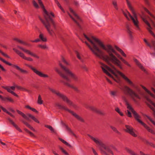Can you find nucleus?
I'll return each mask as SVG.
<instances>
[{
  "label": "nucleus",
  "mask_w": 155,
  "mask_h": 155,
  "mask_svg": "<svg viewBox=\"0 0 155 155\" xmlns=\"http://www.w3.org/2000/svg\"><path fill=\"white\" fill-rule=\"evenodd\" d=\"M84 35L88 41L91 44L92 47L86 41L85 42V43L93 53L97 57L106 62L110 61L120 69H122L121 62L115 56V54L124 64L129 67H131L130 65L121 57L111 45H107L105 46L97 38L92 36L90 38L84 34Z\"/></svg>",
  "instance_id": "f257e3e1"
},
{
  "label": "nucleus",
  "mask_w": 155,
  "mask_h": 155,
  "mask_svg": "<svg viewBox=\"0 0 155 155\" xmlns=\"http://www.w3.org/2000/svg\"><path fill=\"white\" fill-rule=\"evenodd\" d=\"M38 0L40 5L43 9L45 20L43 19L40 16L39 17V18L46 29L48 33L51 36H53L55 35L54 30L56 29V25L50 15H51L53 17H54V15L52 12L49 13L47 12L41 0Z\"/></svg>",
  "instance_id": "f03ea898"
},
{
  "label": "nucleus",
  "mask_w": 155,
  "mask_h": 155,
  "mask_svg": "<svg viewBox=\"0 0 155 155\" xmlns=\"http://www.w3.org/2000/svg\"><path fill=\"white\" fill-rule=\"evenodd\" d=\"M100 64L101 65V67L103 72L109 76L114 79L112 76L109 73V72L111 73L116 77H117V73L119 74L134 89H135L137 90H138L137 86H136L122 73L117 70L114 67V70H113L107 65H106L101 62H100Z\"/></svg>",
  "instance_id": "7ed1b4c3"
},
{
  "label": "nucleus",
  "mask_w": 155,
  "mask_h": 155,
  "mask_svg": "<svg viewBox=\"0 0 155 155\" xmlns=\"http://www.w3.org/2000/svg\"><path fill=\"white\" fill-rule=\"evenodd\" d=\"M59 65L63 69L65 73H63L57 68H55V70L65 81L67 82L71 81L70 79L68 77V76L69 75L74 80L78 81V77L72 73L68 68L63 66L60 62L59 63Z\"/></svg>",
  "instance_id": "20e7f679"
},
{
  "label": "nucleus",
  "mask_w": 155,
  "mask_h": 155,
  "mask_svg": "<svg viewBox=\"0 0 155 155\" xmlns=\"http://www.w3.org/2000/svg\"><path fill=\"white\" fill-rule=\"evenodd\" d=\"M88 136L97 145L99 146V148L102 154L104 155H109L108 153L114 155L113 152L111 150V146L106 145L102 142L97 137H94L88 134Z\"/></svg>",
  "instance_id": "39448f33"
},
{
  "label": "nucleus",
  "mask_w": 155,
  "mask_h": 155,
  "mask_svg": "<svg viewBox=\"0 0 155 155\" xmlns=\"http://www.w3.org/2000/svg\"><path fill=\"white\" fill-rule=\"evenodd\" d=\"M88 136L97 145L99 146V148L102 154L104 155H109L108 153L114 155L113 152L111 150V146L106 145L102 142L97 137H94L88 134Z\"/></svg>",
  "instance_id": "423d86ee"
},
{
  "label": "nucleus",
  "mask_w": 155,
  "mask_h": 155,
  "mask_svg": "<svg viewBox=\"0 0 155 155\" xmlns=\"http://www.w3.org/2000/svg\"><path fill=\"white\" fill-rule=\"evenodd\" d=\"M127 5L129 8V9L131 11L132 13L133 14L134 17H133L128 12H127L126 13H124V15L125 17L128 19L129 20L128 17L129 16L132 21L135 27L136 28L137 30H140L138 25L139 21L138 20L137 14L131 6V3L128 0H126Z\"/></svg>",
  "instance_id": "0eeeda50"
},
{
  "label": "nucleus",
  "mask_w": 155,
  "mask_h": 155,
  "mask_svg": "<svg viewBox=\"0 0 155 155\" xmlns=\"http://www.w3.org/2000/svg\"><path fill=\"white\" fill-rule=\"evenodd\" d=\"M127 108L132 111V112L133 114L134 118L139 123L143 125L147 131L153 134H155V132L150 127L148 126L146 124L142 122L140 119V117L138 115L137 112L134 110L133 108L128 103H127Z\"/></svg>",
  "instance_id": "6e6552de"
},
{
  "label": "nucleus",
  "mask_w": 155,
  "mask_h": 155,
  "mask_svg": "<svg viewBox=\"0 0 155 155\" xmlns=\"http://www.w3.org/2000/svg\"><path fill=\"white\" fill-rule=\"evenodd\" d=\"M124 93L126 95H129L133 101L136 103L137 102V99L140 100V97L136 94L133 90L127 86H124L121 88Z\"/></svg>",
  "instance_id": "1a4fd4ad"
},
{
  "label": "nucleus",
  "mask_w": 155,
  "mask_h": 155,
  "mask_svg": "<svg viewBox=\"0 0 155 155\" xmlns=\"http://www.w3.org/2000/svg\"><path fill=\"white\" fill-rule=\"evenodd\" d=\"M49 89L53 93L55 94L61 98L64 102H66L69 106H72L74 108H76V105L74 104L72 101L69 100L66 96L60 93L59 91H57L52 88H49Z\"/></svg>",
  "instance_id": "9d476101"
},
{
  "label": "nucleus",
  "mask_w": 155,
  "mask_h": 155,
  "mask_svg": "<svg viewBox=\"0 0 155 155\" xmlns=\"http://www.w3.org/2000/svg\"><path fill=\"white\" fill-rule=\"evenodd\" d=\"M69 10L72 15L68 12V15L80 27L79 23L82 22V20L71 8H69Z\"/></svg>",
  "instance_id": "9b49d317"
},
{
  "label": "nucleus",
  "mask_w": 155,
  "mask_h": 155,
  "mask_svg": "<svg viewBox=\"0 0 155 155\" xmlns=\"http://www.w3.org/2000/svg\"><path fill=\"white\" fill-rule=\"evenodd\" d=\"M56 106L58 107L59 109H63L68 111L69 112L71 113L73 116H74L78 120L82 122L84 121L83 119L81 117L77 115L76 113H74L73 111H71L68 109L66 106L61 105L59 104H56Z\"/></svg>",
  "instance_id": "f8f14e48"
},
{
  "label": "nucleus",
  "mask_w": 155,
  "mask_h": 155,
  "mask_svg": "<svg viewBox=\"0 0 155 155\" xmlns=\"http://www.w3.org/2000/svg\"><path fill=\"white\" fill-rule=\"evenodd\" d=\"M0 60L2 61L3 62L8 65L12 66L13 67L15 68L17 70H19V71H20V72L21 73L23 74H27L28 73V72L27 71L23 70L21 68L17 65L12 64L9 62L8 61H6L5 60L1 58V57H0Z\"/></svg>",
  "instance_id": "ddd939ff"
},
{
  "label": "nucleus",
  "mask_w": 155,
  "mask_h": 155,
  "mask_svg": "<svg viewBox=\"0 0 155 155\" xmlns=\"http://www.w3.org/2000/svg\"><path fill=\"white\" fill-rule=\"evenodd\" d=\"M26 66L30 68L36 74L42 78H48V76L47 74H45L39 71L35 68L33 67L31 65L28 64H26Z\"/></svg>",
  "instance_id": "4468645a"
},
{
  "label": "nucleus",
  "mask_w": 155,
  "mask_h": 155,
  "mask_svg": "<svg viewBox=\"0 0 155 155\" xmlns=\"http://www.w3.org/2000/svg\"><path fill=\"white\" fill-rule=\"evenodd\" d=\"M16 85H15L14 86H12L11 87L8 86H2L1 87L2 88L6 90L8 92L11 93L12 94L14 95V96L17 97H18V95L16 94L13 91L11 90V89H12V90L14 91L15 89V88H16Z\"/></svg>",
  "instance_id": "2eb2a0df"
},
{
  "label": "nucleus",
  "mask_w": 155,
  "mask_h": 155,
  "mask_svg": "<svg viewBox=\"0 0 155 155\" xmlns=\"http://www.w3.org/2000/svg\"><path fill=\"white\" fill-rule=\"evenodd\" d=\"M18 47L20 49H21V50H22V51H23L24 52H25L27 54L30 55L31 56H33L35 58L37 59H39V57L36 54L33 53L31 51H30L25 49L20 46H18Z\"/></svg>",
  "instance_id": "dca6fc26"
},
{
  "label": "nucleus",
  "mask_w": 155,
  "mask_h": 155,
  "mask_svg": "<svg viewBox=\"0 0 155 155\" xmlns=\"http://www.w3.org/2000/svg\"><path fill=\"white\" fill-rule=\"evenodd\" d=\"M126 129L125 131L127 133H129L134 137H136L137 135L134 131V129L133 127L128 125H125Z\"/></svg>",
  "instance_id": "f3484780"
},
{
  "label": "nucleus",
  "mask_w": 155,
  "mask_h": 155,
  "mask_svg": "<svg viewBox=\"0 0 155 155\" xmlns=\"http://www.w3.org/2000/svg\"><path fill=\"white\" fill-rule=\"evenodd\" d=\"M13 50L21 58L25 59L26 56H25L24 54L15 48H13Z\"/></svg>",
  "instance_id": "a211bd4d"
},
{
  "label": "nucleus",
  "mask_w": 155,
  "mask_h": 155,
  "mask_svg": "<svg viewBox=\"0 0 155 155\" xmlns=\"http://www.w3.org/2000/svg\"><path fill=\"white\" fill-rule=\"evenodd\" d=\"M0 98L2 101H8L10 102L13 103L14 102V100L10 97H3L1 95H0Z\"/></svg>",
  "instance_id": "6ab92c4d"
},
{
  "label": "nucleus",
  "mask_w": 155,
  "mask_h": 155,
  "mask_svg": "<svg viewBox=\"0 0 155 155\" xmlns=\"http://www.w3.org/2000/svg\"><path fill=\"white\" fill-rule=\"evenodd\" d=\"M8 120L9 121V122L11 123L14 126V127L19 132H21L22 130L20 129L18 127L16 124L11 119L9 118L8 119Z\"/></svg>",
  "instance_id": "aec40b11"
},
{
  "label": "nucleus",
  "mask_w": 155,
  "mask_h": 155,
  "mask_svg": "<svg viewBox=\"0 0 155 155\" xmlns=\"http://www.w3.org/2000/svg\"><path fill=\"white\" fill-rule=\"evenodd\" d=\"M65 127L67 131H68V133L69 134L71 135H72L75 137H76V136L75 134L72 131V130L67 125L65 126Z\"/></svg>",
  "instance_id": "412c9836"
},
{
  "label": "nucleus",
  "mask_w": 155,
  "mask_h": 155,
  "mask_svg": "<svg viewBox=\"0 0 155 155\" xmlns=\"http://www.w3.org/2000/svg\"><path fill=\"white\" fill-rule=\"evenodd\" d=\"M27 116H28V117L29 118L30 117L33 120H34L35 122L37 123H39V121L34 116L32 115L31 114H27Z\"/></svg>",
  "instance_id": "4be33fe9"
},
{
  "label": "nucleus",
  "mask_w": 155,
  "mask_h": 155,
  "mask_svg": "<svg viewBox=\"0 0 155 155\" xmlns=\"http://www.w3.org/2000/svg\"><path fill=\"white\" fill-rule=\"evenodd\" d=\"M16 111L19 114L21 115L25 119L27 120H29V118L28 117V116H27V114L26 115L23 112L18 110H17Z\"/></svg>",
  "instance_id": "5701e85b"
},
{
  "label": "nucleus",
  "mask_w": 155,
  "mask_h": 155,
  "mask_svg": "<svg viewBox=\"0 0 155 155\" xmlns=\"http://www.w3.org/2000/svg\"><path fill=\"white\" fill-rule=\"evenodd\" d=\"M115 48L124 57H126L127 56L125 54L123 51L119 47H118L117 46H115Z\"/></svg>",
  "instance_id": "b1692460"
},
{
  "label": "nucleus",
  "mask_w": 155,
  "mask_h": 155,
  "mask_svg": "<svg viewBox=\"0 0 155 155\" xmlns=\"http://www.w3.org/2000/svg\"><path fill=\"white\" fill-rule=\"evenodd\" d=\"M141 87H142V88L144 89L145 91L148 93L152 97H153V98H155V95L151 93L150 91H149L147 89L146 87H144L142 85H141Z\"/></svg>",
  "instance_id": "393cba45"
},
{
  "label": "nucleus",
  "mask_w": 155,
  "mask_h": 155,
  "mask_svg": "<svg viewBox=\"0 0 155 155\" xmlns=\"http://www.w3.org/2000/svg\"><path fill=\"white\" fill-rule=\"evenodd\" d=\"M63 82L67 86L70 87H71L74 89L76 91H78V88L77 87H74L72 85L70 84L68 82H65L64 81H63Z\"/></svg>",
  "instance_id": "a878e982"
},
{
  "label": "nucleus",
  "mask_w": 155,
  "mask_h": 155,
  "mask_svg": "<svg viewBox=\"0 0 155 155\" xmlns=\"http://www.w3.org/2000/svg\"><path fill=\"white\" fill-rule=\"evenodd\" d=\"M39 38L40 40L43 42H46L47 39L46 37H45L42 34H40L39 35Z\"/></svg>",
  "instance_id": "bb28decb"
},
{
  "label": "nucleus",
  "mask_w": 155,
  "mask_h": 155,
  "mask_svg": "<svg viewBox=\"0 0 155 155\" xmlns=\"http://www.w3.org/2000/svg\"><path fill=\"white\" fill-rule=\"evenodd\" d=\"M127 103H128V104L132 107V106H131V105H130V104L128 103V102L127 101H126V104L127 107ZM127 108L128 109V110H127V115L128 117H132L131 114V112L129 110H130L131 112H132V111L130 110L127 107Z\"/></svg>",
  "instance_id": "cd10ccee"
},
{
  "label": "nucleus",
  "mask_w": 155,
  "mask_h": 155,
  "mask_svg": "<svg viewBox=\"0 0 155 155\" xmlns=\"http://www.w3.org/2000/svg\"><path fill=\"white\" fill-rule=\"evenodd\" d=\"M59 140L61 142H62L63 143L66 145V146H68L70 148H71L72 147V146L70 144L66 141H65L64 140L61 138H59Z\"/></svg>",
  "instance_id": "c85d7f7f"
},
{
  "label": "nucleus",
  "mask_w": 155,
  "mask_h": 155,
  "mask_svg": "<svg viewBox=\"0 0 155 155\" xmlns=\"http://www.w3.org/2000/svg\"><path fill=\"white\" fill-rule=\"evenodd\" d=\"M137 65L142 71H143L146 73H147V72L146 71V70L140 63L139 62H138Z\"/></svg>",
  "instance_id": "c756f323"
},
{
  "label": "nucleus",
  "mask_w": 155,
  "mask_h": 155,
  "mask_svg": "<svg viewBox=\"0 0 155 155\" xmlns=\"http://www.w3.org/2000/svg\"><path fill=\"white\" fill-rule=\"evenodd\" d=\"M126 150L127 152H128L131 155H138L137 153H135L134 151L129 149H127Z\"/></svg>",
  "instance_id": "7c9ffc66"
},
{
  "label": "nucleus",
  "mask_w": 155,
  "mask_h": 155,
  "mask_svg": "<svg viewBox=\"0 0 155 155\" xmlns=\"http://www.w3.org/2000/svg\"><path fill=\"white\" fill-rule=\"evenodd\" d=\"M43 101L42 100L41 97L40 95L38 96L37 103L38 104L41 105L43 104Z\"/></svg>",
  "instance_id": "2f4dec72"
},
{
  "label": "nucleus",
  "mask_w": 155,
  "mask_h": 155,
  "mask_svg": "<svg viewBox=\"0 0 155 155\" xmlns=\"http://www.w3.org/2000/svg\"><path fill=\"white\" fill-rule=\"evenodd\" d=\"M16 88L19 90H20L22 91H27V90L25 88L21 86L16 85Z\"/></svg>",
  "instance_id": "473e14b6"
},
{
  "label": "nucleus",
  "mask_w": 155,
  "mask_h": 155,
  "mask_svg": "<svg viewBox=\"0 0 155 155\" xmlns=\"http://www.w3.org/2000/svg\"><path fill=\"white\" fill-rule=\"evenodd\" d=\"M25 107L26 108L30 110H31L32 111L35 112L37 113H38V111H37L35 109L32 108L29 105H26L25 106Z\"/></svg>",
  "instance_id": "72a5a7b5"
},
{
  "label": "nucleus",
  "mask_w": 155,
  "mask_h": 155,
  "mask_svg": "<svg viewBox=\"0 0 155 155\" xmlns=\"http://www.w3.org/2000/svg\"><path fill=\"white\" fill-rule=\"evenodd\" d=\"M143 9L145 11H146L148 14H149V15L151 17L155 19V17L153 15L151 14L147 8H144Z\"/></svg>",
  "instance_id": "f704fd0d"
},
{
  "label": "nucleus",
  "mask_w": 155,
  "mask_h": 155,
  "mask_svg": "<svg viewBox=\"0 0 155 155\" xmlns=\"http://www.w3.org/2000/svg\"><path fill=\"white\" fill-rule=\"evenodd\" d=\"M143 9L145 11H146L148 14H149V15L151 17L155 19V17L153 15L151 14L147 8H144Z\"/></svg>",
  "instance_id": "c9c22d12"
},
{
  "label": "nucleus",
  "mask_w": 155,
  "mask_h": 155,
  "mask_svg": "<svg viewBox=\"0 0 155 155\" xmlns=\"http://www.w3.org/2000/svg\"><path fill=\"white\" fill-rule=\"evenodd\" d=\"M143 9L145 11H146L148 14H149V15L151 17L155 19V17L153 15L151 14L147 8H144Z\"/></svg>",
  "instance_id": "e433bc0d"
},
{
  "label": "nucleus",
  "mask_w": 155,
  "mask_h": 155,
  "mask_svg": "<svg viewBox=\"0 0 155 155\" xmlns=\"http://www.w3.org/2000/svg\"><path fill=\"white\" fill-rule=\"evenodd\" d=\"M45 127L46 128L49 129L50 130L51 133H54V130L53 128L51 126L48 125H45Z\"/></svg>",
  "instance_id": "4c0bfd02"
},
{
  "label": "nucleus",
  "mask_w": 155,
  "mask_h": 155,
  "mask_svg": "<svg viewBox=\"0 0 155 155\" xmlns=\"http://www.w3.org/2000/svg\"><path fill=\"white\" fill-rule=\"evenodd\" d=\"M145 142L147 144L149 145L153 148L155 147V145L152 143L150 142L147 140H146Z\"/></svg>",
  "instance_id": "58836bf2"
},
{
  "label": "nucleus",
  "mask_w": 155,
  "mask_h": 155,
  "mask_svg": "<svg viewBox=\"0 0 155 155\" xmlns=\"http://www.w3.org/2000/svg\"><path fill=\"white\" fill-rule=\"evenodd\" d=\"M115 110L121 116H123L124 115L123 113L120 111L119 108L117 107L115 108Z\"/></svg>",
  "instance_id": "ea45409f"
},
{
  "label": "nucleus",
  "mask_w": 155,
  "mask_h": 155,
  "mask_svg": "<svg viewBox=\"0 0 155 155\" xmlns=\"http://www.w3.org/2000/svg\"><path fill=\"white\" fill-rule=\"evenodd\" d=\"M111 128L115 133L118 134H120V133L117 130L116 128L115 127H113L112 126H111L110 127Z\"/></svg>",
  "instance_id": "a19ab883"
},
{
  "label": "nucleus",
  "mask_w": 155,
  "mask_h": 155,
  "mask_svg": "<svg viewBox=\"0 0 155 155\" xmlns=\"http://www.w3.org/2000/svg\"><path fill=\"white\" fill-rule=\"evenodd\" d=\"M152 28L150 27H150L147 28V29L148 30L149 32L150 33V34L153 36V37L155 38V35L154 33L153 32V31H151Z\"/></svg>",
  "instance_id": "79ce46f5"
},
{
  "label": "nucleus",
  "mask_w": 155,
  "mask_h": 155,
  "mask_svg": "<svg viewBox=\"0 0 155 155\" xmlns=\"http://www.w3.org/2000/svg\"><path fill=\"white\" fill-rule=\"evenodd\" d=\"M59 149L64 154L66 155H69V154L68 153H67L66 151L64 150L63 148L61 147H59Z\"/></svg>",
  "instance_id": "37998d69"
},
{
  "label": "nucleus",
  "mask_w": 155,
  "mask_h": 155,
  "mask_svg": "<svg viewBox=\"0 0 155 155\" xmlns=\"http://www.w3.org/2000/svg\"><path fill=\"white\" fill-rule=\"evenodd\" d=\"M32 3L35 8H39L38 5L35 0H33Z\"/></svg>",
  "instance_id": "c03bdc74"
},
{
  "label": "nucleus",
  "mask_w": 155,
  "mask_h": 155,
  "mask_svg": "<svg viewBox=\"0 0 155 155\" xmlns=\"http://www.w3.org/2000/svg\"><path fill=\"white\" fill-rule=\"evenodd\" d=\"M38 47H40L42 49H45L48 48V47L46 45H39L38 46Z\"/></svg>",
  "instance_id": "a18cd8bd"
},
{
  "label": "nucleus",
  "mask_w": 155,
  "mask_h": 155,
  "mask_svg": "<svg viewBox=\"0 0 155 155\" xmlns=\"http://www.w3.org/2000/svg\"><path fill=\"white\" fill-rule=\"evenodd\" d=\"M127 32L129 35L130 37H132V32L130 30V28L128 26H127Z\"/></svg>",
  "instance_id": "49530a36"
},
{
  "label": "nucleus",
  "mask_w": 155,
  "mask_h": 155,
  "mask_svg": "<svg viewBox=\"0 0 155 155\" xmlns=\"http://www.w3.org/2000/svg\"><path fill=\"white\" fill-rule=\"evenodd\" d=\"M142 20L150 28V25L147 20L145 18H142Z\"/></svg>",
  "instance_id": "de8ad7c7"
},
{
  "label": "nucleus",
  "mask_w": 155,
  "mask_h": 155,
  "mask_svg": "<svg viewBox=\"0 0 155 155\" xmlns=\"http://www.w3.org/2000/svg\"><path fill=\"white\" fill-rule=\"evenodd\" d=\"M112 4L114 7V8L117 10L118 9L117 2L115 1H113L112 2Z\"/></svg>",
  "instance_id": "09e8293b"
},
{
  "label": "nucleus",
  "mask_w": 155,
  "mask_h": 155,
  "mask_svg": "<svg viewBox=\"0 0 155 155\" xmlns=\"http://www.w3.org/2000/svg\"><path fill=\"white\" fill-rule=\"evenodd\" d=\"M75 53L76 54L77 58L81 61H82V58L80 56V55L79 53L77 51H75Z\"/></svg>",
  "instance_id": "8fccbe9b"
},
{
  "label": "nucleus",
  "mask_w": 155,
  "mask_h": 155,
  "mask_svg": "<svg viewBox=\"0 0 155 155\" xmlns=\"http://www.w3.org/2000/svg\"><path fill=\"white\" fill-rule=\"evenodd\" d=\"M94 112L96 113H97V114H103V113L101 110H98L96 108L95 109V110Z\"/></svg>",
  "instance_id": "3c124183"
},
{
  "label": "nucleus",
  "mask_w": 155,
  "mask_h": 155,
  "mask_svg": "<svg viewBox=\"0 0 155 155\" xmlns=\"http://www.w3.org/2000/svg\"><path fill=\"white\" fill-rule=\"evenodd\" d=\"M0 53L4 56H5L6 58H10V57L9 56H8L7 54L4 53L3 52H2V51H1L0 50Z\"/></svg>",
  "instance_id": "603ef678"
},
{
  "label": "nucleus",
  "mask_w": 155,
  "mask_h": 155,
  "mask_svg": "<svg viewBox=\"0 0 155 155\" xmlns=\"http://www.w3.org/2000/svg\"><path fill=\"white\" fill-rule=\"evenodd\" d=\"M147 100L154 107H155V104L149 98L147 99Z\"/></svg>",
  "instance_id": "864d4df0"
},
{
  "label": "nucleus",
  "mask_w": 155,
  "mask_h": 155,
  "mask_svg": "<svg viewBox=\"0 0 155 155\" xmlns=\"http://www.w3.org/2000/svg\"><path fill=\"white\" fill-rule=\"evenodd\" d=\"M18 42L19 43H20V44H21L23 45H27V44L25 42H24L23 41L19 39L18 41Z\"/></svg>",
  "instance_id": "5fc2aeb1"
},
{
  "label": "nucleus",
  "mask_w": 155,
  "mask_h": 155,
  "mask_svg": "<svg viewBox=\"0 0 155 155\" xmlns=\"http://www.w3.org/2000/svg\"><path fill=\"white\" fill-rule=\"evenodd\" d=\"M25 60L30 61H33V59L31 58L30 57H26L25 58Z\"/></svg>",
  "instance_id": "6e6d98bb"
},
{
  "label": "nucleus",
  "mask_w": 155,
  "mask_h": 155,
  "mask_svg": "<svg viewBox=\"0 0 155 155\" xmlns=\"http://www.w3.org/2000/svg\"><path fill=\"white\" fill-rule=\"evenodd\" d=\"M144 41L146 43V44L147 45V46H148L149 47L151 48L152 47L150 45V44L147 42V40L145 39H144Z\"/></svg>",
  "instance_id": "4d7b16f0"
},
{
  "label": "nucleus",
  "mask_w": 155,
  "mask_h": 155,
  "mask_svg": "<svg viewBox=\"0 0 155 155\" xmlns=\"http://www.w3.org/2000/svg\"><path fill=\"white\" fill-rule=\"evenodd\" d=\"M116 94H117L116 91H111L110 92V94L113 96H116Z\"/></svg>",
  "instance_id": "13d9d810"
},
{
  "label": "nucleus",
  "mask_w": 155,
  "mask_h": 155,
  "mask_svg": "<svg viewBox=\"0 0 155 155\" xmlns=\"http://www.w3.org/2000/svg\"><path fill=\"white\" fill-rule=\"evenodd\" d=\"M89 108L91 110H92L94 112L95 109H96V108L93 107V106H90L89 107Z\"/></svg>",
  "instance_id": "bf43d9fd"
},
{
  "label": "nucleus",
  "mask_w": 155,
  "mask_h": 155,
  "mask_svg": "<svg viewBox=\"0 0 155 155\" xmlns=\"http://www.w3.org/2000/svg\"><path fill=\"white\" fill-rule=\"evenodd\" d=\"M62 61L67 65H69L70 64H69L68 62H67L64 58H62Z\"/></svg>",
  "instance_id": "052dcab7"
},
{
  "label": "nucleus",
  "mask_w": 155,
  "mask_h": 155,
  "mask_svg": "<svg viewBox=\"0 0 155 155\" xmlns=\"http://www.w3.org/2000/svg\"><path fill=\"white\" fill-rule=\"evenodd\" d=\"M22 122L25 124L28 127H29L30 126V125L27 122H26L24 120L22 121Z\"/></svg>",
  "instance_id": "680f3d73"
},
{
  "label": "nucleus",
  "mask_w": 155,
  "mask_h": 155,
  "mask_svg": "<svg viewBox=\"0 0 155 155\" xmlns=\"http://www.w3.org/2000/svg\"><path fill=\"white\" fill-rule=\"evenodd\" d=\"M0 108L2 109L4 112L6 113H7V112H8V111L7 110L2 106H0Z\"/></svg>",
  "instance_id": "e2e57ef3"
},
{
  "label": "nucleus",
  "mask_w": 155,
  "mask_h": 155,
  "mask_svg": "<svg viewBox=\"0 0 155 155\" xmlns=\"http://www.w3.org/2000/svg\"><path fill=\"white\" fill-rule=\"evenodd\" d=\"M92 150L93 151V153L94 155H98L96 151L95 150L94 148H92Z\"/></svg>",
  "instance_id": "0e129e2a"
},
{
  "label": "nucleus",
  "mask_w": 155,
  "mask_h": 155,
  "mask_svg": "<svg viewBox=\"0 0 155 155\" xmlns=\"http://www.w3.org/2000/svg\"><path fill=\"white\" fill-rule=\"evenodd\" d=\"M40 41V40L39 39H36L35 40H32L31 41L32 42H37L39 41Z\"/></svg>",
  "instance_id": "69168bd1"
},
{
  "label": "nucleus",
  "mask_w": 155,
  "mask_h": 155,
  "mask_svg": "<svg viewBox=\"0 0 155 155\" xmlns=\"http://www.w3.org/2000/svg\"><path fill=\"white\" fill-rule=\"evenodd\" d=\"M0 68L1 69V70L4 71H6V70L4 68V67L0 64Z\"/></svg>",
  "instance_id": "338daca9"
},
{
  "label": "nucleus",
  "mask_w": 155,
  "mask_h": 155,
  "mask_svg": "<svg viewBox=\"0 0 155 155\" xmlns=\"http://www.w3.org/2000/svg\"><path fill=\"white\" fill-rule=\"evenodd\" d=\"M7 114H9V115H10L11 117H15V116L12 114V113L9 112L8 111V112H7Z\"/></svg>",
  "instance_id": "774afa93"
}]
</instances>
